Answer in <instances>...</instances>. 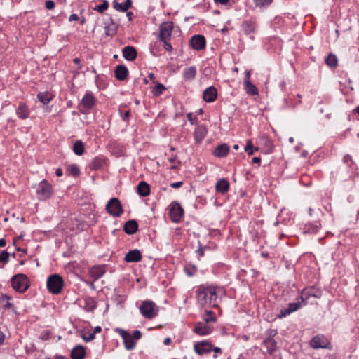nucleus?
I'll return each mask as SVG.
<instances>
[{
    "instance_id": "1",
    "label": "nucleus",
    "mask_w": 359,
    "mask_h": 359,
    "mask_svg": "<svg viewBox=\"0 0 359 359\" xmlns=\"http://www.w3.org/2000/svg\"><path fill=\"white\" fill-rule=\"evenodd\" d=\"M218 289L214 286L201 285L197 290V301L201 305H216Z\"/></svg>"
},
{
    "instance_id": "2",
    "label": "nucleus",
    "mask_w": 359,
    "mask_h": 359,
    "mask_svg": "<svg viewBox=\"0 0 359 359\" xmlns=\"http://www.w3.org/2000/svg\"><path fill=\"white\" fill-rule=\"evenodd\" d=\"M63 279L58 274L50 275L47 280V288L53 294H58L61 292L63 287Z\"/></svg>"
},
{
    "instance_id": "3",
    "label": "nucleus",
    "mask_w": 359,
    "mask_h": 359,
    "mask_svg": "<svg viewBox=\"0 0 359 359\" xmlns=\"http://www.w3.org/2000/svg\"><path fill=\"white\" fill-rule=\"evenodd\" d=\"M27 277L22 273H19L13 276L11 279V285L13 288L19 292H24L29 287Z\"/></svg>"
},
{
    "instance_id": "4",
    "label": "nucleus",
    "mask_w": 359,
    "mask_h": 359,
    "mask_svg": "<svg viewBox=\"0 0 359 359\" xmlns=\"http://www.w3.org/2000/svg\"><path fill=\"white\" fill-rule=\"evenodd\" d=\"M107 212L113 217H119L123 212L122 205L116 198H111L107 205Z\"/></svg>"
},
{
    "instance_id": "5",
    "label": "nucleus",
    "mask_w": 359,
    "mask_h": 359,
    "mask_svg": "<svg viewBox=\"0 0 359 359\" xmlns=\"http://www.w3.org/2000/svg\"><path fill=\"white\" fill-rule=\"evenodd\" d=\"M37 194L40 196L41 200L48 199L53 194V187L46 180L41 181L37 189Z\"/></svg>"
},
{
    "instance_id": "6",
    "label": "nucleus",
    "mask_w": 359,
    "mask_h": 359,
    "mask_svg": "<svg viewBox=\"0 0 359 359\" xmlns=\"http://www.w3.org/2000/svg\"><path fill=\"white\" fill-rule=\"evenodd\" d=\"M154 306L155 304L154 302L151 301H144L141 304L140 311L145 318H151L155 316Z\"/></svg>"
},
{
    "instance_id": "7",
    "label": "nucleus",
    "mask_w": 359,
    "mask_h": 359,
    "mask_svg": "<svg viewBox=\"0 0 359 359\" xmlns=\"http://www.w3.org/2000/svg\"><path fill=\"white\" fill-rule=\"evenodd\" d=\"M169 212L171 219L174 222H178L182 217L184 213L182 208L177 203L170 205Z\"/></svg>"
},
{
    "instance_id": "8",
    "label": "nucleus",
    "mask_w": 359,
    "mask_h": 359,
    "mask_svg": "<svg viewBox=\"0 0 359 359\" xmlns=\"http://www.w3.org/2000/svg\"><path fill=\"white\" fill-rule=\"evenodd\" d=\"M205 39L202 35H194L190 39V45L196 50L205 48Z\"/></svg>"
},
{
    "instance_id": "9",
    "label": "nucleus",
    "mask_w": 359,
    "mask_h": 359,
    "mask_svg": "<svg viewBox=\"0 0 359 359\" xmlns=\"http://www.w3.org/2000/svg\"><path fill=\"white\" fill-rule=\"evenodd\" d=\"M310 344L313 348H326L329 342L324 336L317 335L311 340Z\"/></svg>"
},
{
    "instance_id": "10",
    "label": "nucleus",
    "mask_w": 359,
    "mask_h": 359,
    "mask_svg": "<svg viewBox=\"0 0 359 359\" xmlns=\"http://www.w3.org/2000/svg\"><path fill=\"white\" fill-rule=\"evenodd\" d=\"M172 30V23L171 22H165L162 23L160 31L161 40L170 39Z\"/></svg>"
},
{
    "instance_id": "11",
    "label": "nucleus",
    "mask_w": 359,
    "mask_h": 359,
    "mask_svg": "<svg viewBox=\"0 0 359 359\" xmlns=\"http://www.w3.org/2000/svg\"><path fill=\"white\" fill-rule=\"evenodd\" d=\"M310 297L320 298L321 297V291L314 287H310L302 290L301 296L302 302L306 301Z\"/></svg>"
},
{
    "instance_id": "12",
    "label": "nucleus",
    "mask_w": 359,
    "mask_h": 359,
    "mask_svg": "<svg viewBox=\"0 0 359 359\" xmlns=\"http://www.w3.org/2000/svg\"><path fill=\"white\" fill-rule=\"evenodd\" d=\"M118 332L123 339L125 346L126 349L131 350L135 346V341L133 339L132 336L123 330H118Z\"/></svg>"
},
{
    "instance_id": "13",
    "label": "nucleus",
    "mask_w": 359,
    "mask_h": 359,
    "mask_svg": "<svg viewBox=\"0 0 359 359\" xmlns=\"http://www.w3.org/2000/svg\"><path fill=\"white\" fill-rule=\"evenodd\" d=\"M217 89L213 86L206 88L203 93L204 100L208 102H213L217 98Z\"/></svg>"
},
{
    "instance_id": "14",
    "label": "nucleus",
    "mask_w": 359,
    "mask_h": 359,
    "mask_svg": "<svg viewBox=\"0 0 359 359\" xmlns=\"http://www.w3.org/2000/svg\"><path fill=\"white\" fill-rule=\"evenodd\" d=\"M125 261L127 262H137L142 259L141 252L138 250L129 251L125 256Z\"/></svg>"
},
{
    "instance_id": "15",
    "label": "nucleus",
    "mask_w": 359,
    "mask_h": 359,
    "mask_svg": "<svg viewBox=\"0 0 359 359\" xmlns=\"http://www.w3.org/2000/svg\"><path fill=\"white\" fill-rule=\"evenodd\" d=\"M123 57L128 61H133L137 57V51L133 46H126L123 50Z\"/></svg>"
},
{
    "instance_id": "16",
    "label": "nucleus",
    "mask_w": 359,
    "mask_h": 359,
    "mask_svg": "<svg viewBox=\"0 0 359 359\" xmlns=\"http://www.w3.org/2000/svg\"><path fill=\"white\" fill-rule=\"evenodd\" d=\"M138 229V224L134 219H130L126 222L123 226L124 231L128 234H134Z\"/></svg>"
},
{
    "instance_id": "17",
    "label": "nucleus",
    "mask_w": 359,
    "mask_h": 359,
    "mask_svg": "<svg viewBox=\"0 0 359 359\" xmlns=\"http://www.w3.org/2000/svg\"><path fill=\"white\" fill-rule=\"evenodd\" d=\"M194 332L199 335H207L212 332V329L203 323H198L194 329Z\"/></svg>"
},
{
    "instance_id": "18",
    "label": "nucleus",
    "mask_w": 359,
    "mask_h": 359,
    "mask_svg": "<svg viewBox=\"0 0 359 359\" xmlns=\"http://www.w3.org/2000/svg\"><path fill=\"white\" fill-rule=\"evenodd\" d=\"M194 351L199 355L205 353L210 352L211 350V345L205 341L198 342L194 346Z\"/></svg>"
},
{
    "instance_id": "19",
    "label": "nucleus",
    "mask_w": 359,
    "mask_h": 359,
    "mask_svg": "<svg viewBox=\"0 0 359 359\" xmlns=\"http://www.w3.org/2000/svg\"><path fill=\"white\" fill-rule=\"evenodd\" d=\"M86 355V349L83 346L78 345L71 352L72 359H83Z\"/></svg>"
},
{
    "instance_id": "20",
    "label": "nucleus",
    "mask_w": 359,
    "mask_h": 359,
    "mask_svg": "<svg viewBox=\"0 0 359 359\" xmlns=\"http://www.w3.org/2000/svg\"><path fill=\"white\" fill-rule=\"evenodd\" d=\"M115 77L120 81H123L126 79L128 74V70L124 65H118L114 71Z\"/></svg>"
},
{
    "instance_id": "21",
    "label": "nucleus",
    "mask_w": 359,
    "mask_h": 359,
    "mask_svg": "<svg viewBox=\"0 0 359 359\" xmlns=\"http://www.w3.org/2000/svg\"><path fill=\"white\" fill-rule=\"evenodd\" d=\"M95 97L91 93H86L81 100V104L86 109H90L95 104Z\"/></svg>"
},
{
    "instance_id": "22",
    "label": "nucleus",
    "mask_w": 359,
    "mask_h": 359,
    "mask_svg": "<svg viewBox=\"0 0 359 359\" xmlns=\"http://www.w3.org/2000/svg\"><path fill=\"white\" fill-rule=\"evenodd\" d=\"M229 151V147L226 144H222L217 147L213 151V154L219 158H223L226 156Z\"/></svg>"
},
{
    "instance_id": "23",
    "label": "nucleus",
    "mask_w": 359,
    "mask_h": 359,
    "mask_svg": "<svg viewBox=\"0 0 359 359\" xmlns=\"http://www.w3.org/2000/svg\"><path fill=\"white\" fill-rule=\"evenodd\" d=\"M207 130L204 126H198L194 132V137L198 143H200L205 137Z\"/></svg>"
},
{
    "instance_id": "24",
    "label": "nucleus",
    "mask_w": 359,
    "mask_h": 359,
    "mask_svg": "<svg viewBox=\"0 0 359 359\" xmlns=\"http://www.w3.org/2000/svg\"><path fill=\"white\" fill-rule=\"evenodd\" d=\"M300 307V303L299 302H294L289 304L288 307L287 309H285L284 310H282L279 317H285L286 316L290 314L292 312L296 311L298 310V309Z\"/></svg>"
},
{
    "instance_id": "25",
    "label": "nucleus",
    "mask_w": 359,
    "mask_h": 359,
    "mask_svg": "<svg viewBox=\"0 0 359 359\" xmlns=\"http://www.w3.org/2000/svg\"><path fill=\"white\" fill-rule=\"evenodd\" d=\"M215 189L217 192L224 194L229 189V184L227 180L224 179L219 180L216 184Z\"/></svg>"
},
{
    "instance_id": "26",
    "label": "nucleus",
    "mask_w": 359,
    "mask_h": 359,
    "mask_svg": "<svg viewBox=\"0 0 359 359\" xmlns=\"http://www.w3.org/2000/svg\"><path fill=\"white\" fill-rule=\"evenodd\" d=\"M18 116L22 119H25L29 117V111L27 105L24 103H20L16 111Z\"/></svg>"
},
{
    "instance_id": "27",
    "label": "nucleus",
    "mask_w": 359,
    "mask_h": 359,
    "mask_svg": "<svg viewBox=\"0 0 359 359\" xmlns=\"http://www.w3.org/2000/svg\"><path fill=\"white\" fill-rule=\"evenodd\" d=\"M196 74V68L194 66L185 68L183 70L182 75L186 80H192Z\"/></svg>"
},
{
    "instance_id": "28",
    "label": "nucleus",
    "mask_w": 359,
    "mask_h": 359,
    "mask_svg": "<svg viewBox=\"0 0 359 359\" xmlns=\"http://www.w3.org/2000/svg\"><path fill=\"white\" fill-rule=\"evenodd\" d=\"M105 273L104 267L103 266H93L90 271V276L95 280L100 278Z\"/></svg>"
},
{
    "instance_id": "29",
    "label": "nucleus",
    "mask_w": 359,
    "mask_h": 359,
    "mask_svg": "<svg viewBox=\"0 0 359 359\" xmlns=\"http://www.w3.org/2000/svg\"><path fill=\"white\" fill-rule=\"evenodd\" d=\"M137 192L142 196H147L150 193V189L149 184L142 181L137 185Z\"/></svg>"
},
{
    "instance_id": "30",
    "label": "nucleus",
    "mask_w": 359,
    "mask_h": 359,
    "mask_svg": "<svg viewBox=\"0 0 359 359\" xmlns=\"http://www.w3.org/2000/svg\"><path fill=\"white\" fill-rule=\"evenodd\" d=\"M37 97L41 103L43 104H47L51 100H53L54 95L52 93L46 91L39 93Z\"/></svg>"
},
{
    "instance_id": "31",
    "label": "nucleus",
    "mask_w": 359,
    "mask_h": 359,
    "mask_svg": "<svg viewBox=\"0 0 359 359\" xmlns=\"http://www.w3.org/2000/svg\"><path fill=\"white\" fill-rule=\"evenodd\" d=\"M132 6V1L131 0H126V2L124 4H119L114 1L113 2V7L117 10V11H126L128 8H130Z\"/></svg>"
},
{
    "instance_id": "32",
    "label": "nucleus",
    "mask_w": 359,
    "mask_h": 359,
    "mask_svg": "<svg viewBox=\"0 0 359 359\" xmlns=\"http://www.w3.org/2000/svg\"><path fill=\"white\" fill-rule=\"evenodd\" d=\"M156 76L154 73H150L147 77L144 79V82L147 84L152 81L154 86L151 87L152 93L154 96H157V83L155 81Z\"/></svg>"
},
{
    "instance_id": "33",
    "label": "nucleus",
    "mask_w": 359,
    "mask_h": 359,
    "mask_svg": "<svg viewBox=\"0 0 359 359\" xmlns=\"http://www.w3.org/2000/svg\"><path fill=\"white\" fill-rule=\"evenodd\" d=\"M244 88L248 94L255 95L258 94V90L249 80L244 81Z\"/></svg>"
},
{
    "instance_id": "34",
    "label": "nucleus",
    "mask_w": 359,
    "mask_h": 359,
    "mask_svg": "<svg viewBox=\"0 0 359 359\" xmlns=\"http://www.w3.org/2000/svg\"><path fill=\"white\" fill-rule=\"evenodd\" d=\"M255 23L252 20H247L243 22L242 25L243 30L245 34H248L253 32L255 29Z\"/></svg>"
},
{
    "instance_id": "35",
    "label": "nucleus",
    "mask_w": 359,
    "mask_h": 359,
    "mask_svg": "<svg viewBox=\"0 0 359 359\" xmlns=\"http://www.w3.org/2000/svg\"><path fill=\"white\" fill-rule=\"evenodd\" d=\"M325 62L328 67L335 68L338 65V59L334 54L330 53L325 59Z\"/></svg>"
},
{
    "instance_id": "36",
    "label": "nucleus",
    "mask_w": 359,
    "mask_h": 359,
    "mask_svg": "<svg viewBox=\"0 0 359 359\" xmlns=\"http://www.w3.org/2000/svg\"><path fill=\"white\" fill-rule=\"evenodd\" d=\"M259 143L263 144L265 146L264 152L268 154L271 153L273 150V144L270 139L267 137H262L259 139Z\"/></svg>"
},
{
    "instance_id": "37",
    "label": "nucleus",
    "mask_w": 359,
    "mask_h": 359,
    "mask_svg": "<svg viewBox=\"0 0 359 359\" xmlns=\"http://www.w3.org/2000/svg\"><path fill=\"white\" fill-rule=\"evenodd\" d=\"M118 25L111 20V24L105 27V34L107 36H114L116 33Z\"/></svg>"
},
{
    "instance_id": "38",
    "label": "nucleus",
    "mask_w": 359,
    "mask_h": 359,
    "mask_svg": "<svg viewBox=\"0 0 359 359\" xmlns=\"http://www.w3.org/2000/svg\"><path fill=\"white\" fill-rule=\"evenodd\" d=\"M73 151L78 156H81L83 154L84 146L81 140H77L75 142L73 145Z\"/></svg>"
},
{
    "instance_id": "39",
    "label": "nucleus",
    "mask_w": 359,
    "mask_h": 359,
    "mask_svg": "<svg viewBox=\"0 0 359 359\" xmlns=\"http://www.w3.org/2000/svg\"><path fill=\"white\" fill-rule=\"evenodd\" d=\"M81 338L86 341H90L95 339V332L82 330L81 332Z\"/></svg>"
},
{
    "instance_id": "40",
    "label": "nucleus",
    "mask_w": 359,
    "mask_h": 359,
    "mask_svg": "<svg viewBox=\"0 0 359 359\" xmlns=\"http://www.w3.org/2000/svg\"><path fill=\"white\" fill-rule=\"evenodd\" d=\"M264 344L266 345L268 351L270 353H272L276 348V342L273 339L269 338L264 341Z\"/></svg>"
},
{
    "instance_id": "41",
    "label": "nucleus",
    "mask_w": 359,
    "mask_h": 359,
    "mask_svg": "<svg viewBox=\"0 0 359 359\" xmlns=\"http://www.w3.org/2000/svg\"><path fill=\"white\" fill-rule=\"evenodd\" d=\"M109 7V3L107 1L104 0L103 1V3L100 5L96 6L95 8H93L94 11H99L100 13H102L104 11H106Z\"/></svg>"
},
{
    "instance_id": "42",
    "label": "nucleus",
    "mask_w": 359,
    "mask_h": 359,
    "mask_svg": "<svg viewBox=\"0 0 359 359\" xmlns=\"http://www.w3.org/2000/svg\"><path fill=\"white\" fill-rule=\"evenodd\" d=\"M253 1L257 7L263 8L271 4L273 0H253Z\"/></svg>"
},
{
    "instance_id": "43",
    "label": "nucleus",
    "mask_w": 359,
    "mask_h": 359,
    "mask_svg": "<svg viewBox=\"0 0 359 359\" xmlns=\"http://www.w3.org/2000/svg\"><path fill=\"white\" fill-rule=\"evenodd\" d=\"M68 171L74 176L77 177L79 173L80 170L76 165L72 164L69 165L68 167Z\"/></svg>"
},
{
    "instance_id": "44",
    "label": "nucleus",
    "mask_w": 359,
    "mask_h": 359,
    "mask_svg": "<svg viewBox=\"0 0 359 359\" xmlns=\"http://www.w3.org/2000/svg\"><path fill=\"white\" fill-rule=\"evenodd\" d=\"M102 160L100 159V158H95L90 165V168L92 169V170H98L99 168H101L102 166Z\"/></svg>"
},
{
    "instance_id": "45",
    "label": "nucleus",
    "mask_w": 359,
    "mask_h": 359,
    "mask_svg": "<svg viewBox=\"0 0 359 359\" xmlns=\"http://www.w3.org/2000/svg\"><path fill=\"white\" fill-rule=\"evenodd\" d=\"M245 151L248 152V154L249 155H252L254 153V151H257L258 148L256 147L254 149L252 144V141L248 140L247 145L245 147Z\"/></svg>"
},
{
    "instance_id": "46",
    "label": "nucleus",
    "mask_w": 359,
    "mask_h": 359,
    "mask_svg": "<svg viewBox=\"0 0 359 359\" xmlns=\"http://www.w3.org/2000/svg\"><path fill=\"white\" fill-rule=\"evenodd\" d=\"M10 254L6 251L4 250L0 253V262L6 264L8 262Z\"/></svg>"
},
{
    "instance_id": "47",
    "label": "nucleus",
    "mask_w": 359,
    "mask_h": 359,
    "mask_svg": "<svg viewBox=\"0 0 359 359\" xmlns=\"http://www.w3.org/2000/svg\"><path fill=\"white\" fill-rule=\"evenodd\" d=\"M11 297L6 294H3L1 297L2 302L6 301V304L4 306L5 309H9L11 306V304L8 302Z\"/></svg>"
},
{
    "instance_id": "48",
    "label": "nucleus",
    "mask_w": 359,
    "mask_h": 359,
    "mask_svg": "<svg viewBox=\"0 0 359 359\" xmlns=\"http://www.w3.org/2000/svg\"><path fill=\"white\" fill-rule=\"evenodd\" d=\"M163 42V47L167 51H171L172 50V47L171 44L169 43V39L161 40Z\"/></svg>"
},
{
    "instance_id": "49",
    "label": "nucleus",
    "mask_w": 359,
    "mask_h": 359,
    "mask_svg": "<svg viewBox=\"0 0 359 359\" xmlns=\"http://www.w3.org/2000/svg\"><path fill=\"white\" fill-rule=\"evenodd\" d=\"M55 7V3L53 1L48 0L46 1V8L48 10H52Z\"/></svg>"
},
{
    "instance_id": "50",
    "label": "nucleus",
    "mask_w": 359,
    "mask_h": 359,
    "mask_svg": "<svg viewBox=\"0 0 359 359\" xmlns=\"http://www.w3.org/2000/svg\"><path fill=\"white\" fill-rule=\"evenodd\" d=\"M40 337L42 340H48L50 338V333L49 331L45 332Z\"/></svg>"
},
{
    "instance_id": "51",
    "label": "nucleus",
    "mask_w": 359,
    "mask_h": 359,
    "mask_svg": "<svg viewBox=\"0 0 359 359\" xmlns=\"http://www.w3.org/2000/svg\"><path fill=\"white\" fill-rule=\"evenodd\" d=\"M132 337L133 339H139L141 337V332L139 330L134 331Z\"/></svg>"
},
{
    "instance_id": "52",
    "label": "nucleus",
    "mask_w": 359,
    "mask_h": 359,
    "mask_svg": "<svg viewBox=\"0 0 359 359\" xmlns=\"http://www.w3.org/2000/svg\"><path fill=\"white\" fill-rule=\"evenodd\" d=\"M166 90V88L163 85L158 83V95L163 93V91Z\"/></svg>"
},
{
    "instance_id": "53",
    "label": "nucleus",
    "mask_w": 359,
    "mask_h": 359,
    "mask_svg": "<svg viewBox=\"0 0 359 359\" xmlns=\"http://www.w3.org/2000/svg\"><path fill=\"white\" fill-rule=\"evenodd\" d=\"M182 182H177L172 183L170 184V186L172 188H179V187H180L182 186Z\"/></svg>"
},
{
    "instance_id": "54",
    "label": "nucleus",
    "mask_w": 359,
    "mask_h": 359,
    "mask_svg": "<svg viewBox=\"0 0 359 359\" xmlns=\"http://www.w3.org/2000/svg\"><path fill=\"white\" fill-rule=\"evenodd\" d=\"M78 20H79V16L76 14H72L69 18V21Z\"/></svg>"
},
{
    "instance_id": "55",
    "label": "nucleus",
    "mask_w": 359,
    "mask_h": 359,
    "mask_svg": "<svg viewBox=\"0 0 359 359\" xmlns=\"http://www.w3.org/2000/svg\"><path fill=\"white\" fill-rule=\"evenodd\" d=\"M172 342V339L170 337H166L164 341H163V344L165 345V346H168L171 344Z\"/></svg>"
},
{
    "instance_id": "56",
    "label": "nucleus",
    "mask_w": 359,
    "mask_h": 359,
    "mask_svg": "<svg viewBox=\"0 0 359 359\" xmlns=\"http://www.w3.org/2000/svg\"><path fill=\"white\" fill-rule=\"evenodd\" d=\"M55 175L57 177H61L62 175V170L61 168H57L55 171Z\"/></svg>"
},
{
    "instance_id": "57",
    "label": "nucleus",
    "mask_w": 359,
    "mask_h": 359,
    "mask_svg": "<svg viewBox=\"0 0 359 359\" xmlns=\"http://www.w3.org/2000/svg\"><path fill=\"white\" fill-rule=\"evenodd\" d=\"M252 162L253 163H259L261 162V158L259 157H254Z\"/></svg>"
},
{
    "instance_id": "58",
    "label": "nucleus",
    "mask_w": 359,
    "mask_h": 359,
    "mask_svg": "<svg viewBox=\"0 0 359 359\" xmlns=\"http://www.w3.org/2000/svg\"><path fill=\"white\" fill-rule=\"evenodd\" d=\"M344 162L346 163H348L349 161H352V158L351 156L349 155H346L344 157Z\"/></svg>"
},
{
    "instance_id": "59",
    "label": "nucleus",
    "mask_w": 359,
    "mask_h": 359,
    "mask_svg": "<svg viewBox=\"0 0 359 359\" xmlns=\"http://www.w3.org/2000/svg\"><path fill=\"white\" fill-rule=\"evenodd\" d=\"M4 337V334L0 330V344H3Z\"/></svg>"
},
{
    "instance_id": "60",
    "label": "nucleus",
    "mask_w": 359,
    "mask_h": 359,
    "mask_svg": "<svg viewBox=\"0 0 359 359\" xmlns=\"http://www.w3.org/2000/svg\"><path fill=\"white\" fill-rule=\"evenodd\" d=\"M250 71H248L245 72V77L244 81H248V80L250 81Z\"/></svg>"
},
{
    "instance_id": "61",
    "label": "nucleus",
    "mask_w": 359,
    "mask_h": 359,
    "mask_svg": "<svg viewBox=\"0 0 359 359\" xmlns=\"http://www.w3.org/2000/svg\"><path fill=\"white\" fill-rule=\"evenodd\" d=\"M215 1L217 3H219V4H224V5L226 4L229 1V0H215Z\"/></svg>"
},
{
    "instance_id": "62",
    "label": "nucleus",
    "mask_w": 359,
    "mask_h": 359,
    "mask_svg": "<svg viewBox=\"0 0 359 359\" xmlns=\"http://www.w3.org/2000/svg\"><path fill=\"white\" fill-rule=\"evenodd\" d=\"M130 116V111H126L123 116V120H126Z\"/></svg>"
},
{
    "instance_id": "63",
    "label": "nucleus",
    "mask_w": 359,
    "mask_h": 359,
    "mask_svg": "<svg viewBox=\"0 0 359 359\" xmlns=\"http://www.w3.org/2000/svg\"><path fill=\"white\" fill-rule=\"evenodd\" d=\"M6 244V241L5 239L1 238L0 239V247H4Z\"/></svg>"
},
{
    "instance_id": "64",
    "label": "nucleus",
    "mask_w": 359,
    "mask_h": 359,
    "mask_svg": "<svg viewBox=\"0 0 359 359\" xmlns=\"http://www.w3.org/2000/svg\"><path fill=\"white\" fill-rule=\"evenodd\" d=\"M101 330H102L101 327L97 326L95 327L93 332H95V333L101 332Z\"/></svg>"
}]
</instances>
